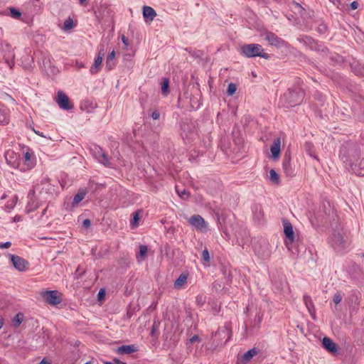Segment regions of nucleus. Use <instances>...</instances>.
<instances>
[{
	"label": "nucleus",
	"mask_w": 364,
	"mask_h": 364,
	"mask_svg": "<svg viewBox=\"0 0 364 364\" xmlns=\"http://www.w3.org/2000/svg\"><path fill=\"white\" fill-rule=\"evenodd\" d=\"M350 7L352 10H355L358 9V3L357 1H353L350 5Z\"/></svg>",
	"instance_id": "52"
},
{
	"label": "nucleus",
	"mask_w": 364,
	"mask_h": 364,
	"mask_svg": "<svg viewBox=\"0 0 364 364\" xmlns=\"http://www.w3.org/2000/svg\"><path fill=\"white\" fill-rule=\"evenodd\" d=\"M280 148H281V139L279 137L274 139L271 147L270 151L272 153V158L274 159H278L280 155Z\"/></svg>",
	"instance_id": "22"
},
{
	"label": "nucleus",
	"mask_w": 364,
	"mask_h": 364,
	"mask_svg": "<svg viewBox=\"0 0 364 364\" xmlns=\"http://www.w3.org/2000/svg\"><path fill=\"white\" fill-rule=\"evenodd\" d=\"M196 301H197V302H198V303H200H200H201V304H203V302H204V301L203 300V296H197V298H196Z\"/></svg>",
	"instance_id": "60"
},
{
	"label": "nucleus",
	"mask_w": 364,
	"mask_h": 364,
	"mask_svg": "<svg viewBox=\"0 0 364 364\" xmlns=\"http://www.w3.org/2000/svg\"><path fill=\"white\" fill-rule=\"evenodd\" d=\"M327 31V26L326 24L324 23H321L318 27H317V31L319 33H325L326 31Z\"/></svg>",
	"instance_id": "46"
},
{
	"label": "nucleus",
	"mask_w": 364,
	"mask_h": 364,
	"mask_svg": "<svg viewBox=\"0 0 364 364\" xmlns=\"http://www.w3.org/2000/svg\"><path fill=\"white\" fill-rule=\"evenodd\" d=\"M38 364H50L49 362L46 360L45 359H43Z\"/></svg>",
	"instance_id": "62"
},
{
	"label": "nucleus",
	"mask_w": 364,
	"mask_h": 364,
	"mask_svg": "<svg viewBox=\"0 0 364 364\" xmlns=\"http://www.w3.org/2000/svg\"><path fill=\"white\" fill-rule=\"evenodd\" d=\"M11 242H9V241L4 242V243L1 242L0 248H9L11 247Z\"/></svg>",
	"instance_id": "50"
},
{
	"label": "nucleus",
	"mask_w": 364,
	"mask_h": 364,
	"mask_svg": "<svg viewBox=\"0 0 364 364\" xmlns=\"http://www.w3.org/2000/svg\"><path fill=\"white\" fill-rule=\"evenodd\" d=\"M57 102L59 107L63 109L69 110L72 108L70 105L68 96L63 91L58 92Z\"/></svg>",
	"instance_id": "18"
},
{
	"label": "nucleus",
	"mask_w": 364,
	"mask_h": 364,
	"mask_svg": "<svg viewBox=\"0 0 364 364\" xmlns=\"http://www.w3.org/2000/svg\"><path fill=\"white\" fill-rule=\"evenodd\" d=\"M357 155L358 151L352 143L346 142L341 146L339 156L346 165L353 167L355 163L354 158Z\"/></svg>",
	"instance_id": "2"
},
{
	"label": "nucleus",
	"mask_w": 364,
	"mask_h": 364,
	"mask_svg": "<svg viewBox=\"0 0 364 364\" xmlns=\"http://www.w3.org/2000/svg\"><path fill=\"white\" fill-rule=\"evenodd\" d=\"M322 55H329V59L331 63L333 65H340L343 63V57L338 53H331L328 51V53L327 54H321Z\"/></svg>",
	"instance_id": "27"
},
{
	"label": "nucleus",
	"mask_w": 364,
	"mask_h": 364,
	"mask_svg": "<svg viewBox=\"0 0 364 364\" xmlns=\"http://www.w3.org/2000/svg\"><path fill=\"white\" fill-rule=\"evenodd\" d=\"M323 347L332 354L338 352L337 345L328 337H324L322 341Z\"/></svg>",
	"instance_id": "19"
},
{
	"label": "nucleus",
	"mask_w": 364,
	"mask_h": 364,
	"mask_svg": "<svg viewBox=\"0 0 364 364\" xmlns=\"http://www.w3.org/2000/svg\"><path fill=\"white\" fill-rule=\"evenodd\" d=\"M9 9V16H11V18L16 19V20L21 19L22 14H21V12L18 9H17L14 7H10Z\"/></svg>",
	"instance_id": "37"
},
{
	"label": "nucleus",
	"mask_w": 364,
	"mask_h": 364,
	"mask_svg": "<svg viewBox=\"0 0 364 364\" xmlns=\"http://www.w3.org/2000/svg\"><path fill=\"white\" fill-rule=\"evenodd\" d=\"M189 223L194 228L200 230L206 229V224L204 219L200 215H192L188 220Z\"/></svg>",
	"instance_id": "16"
},
{
	"label": "nucleus",
	"mask_w": 364,
	"mask_h": 364,
	"mask_svg": "<svg viewBox=\"0 0 364 364\" xmlns=\"http://www.w3.org/2000/svg\"><path fill=\"white\" fill-rule=\"evenodd\" d=\"M303 299L309 312L310 313L313 318H314L315 307L311 298L308 295H304Z\"/></svg>",
	"instance_id": "26"
},
{
	"label": "nucleus",
	"mask_w": 364,
	"mask_h": 364,
	"mask_svg": "<svg viewBox=\"0 0 364 364\" xmlns=\"http://www.w3.org/2000/svg\"><path fill=\"white\" fill-rule=\"evenodd\" d=\"M353 170L357 175L364 176V159H362L358 164H353Z\"/></svg>",
	"instance_id": "31"
},
{
	"label": "nucleus",
	"mask_w": 364,
	"mask_h": 364,
	"mask_svg": "<svg viewBox=\"0 0 364 364\" xmlns=\"http://www.w3.org/2000/svg\"><path fill=\"white\" fill-rule=\"evenodd\" d=\"M105 294V290L103 289H100V291L98 292L99 299L100 300L101 299H102L104 297Z\"/></svg>",
	"instance_id": "55"
},
{
	"label": "nucleus",
	"mask_w": 364,
	"mask_h": 364,
	"mask_svg": "<svg viewBox=\"0 0 364 364\" xmlns=\"http://www.w3.org/2000/svg\"><path fill=\"white\" fill-rule=\"evenodd\" d=\"M201 257H202V259L206 263H208L210 262V257L209 252L206 248L202 252Z\"/></svg>",
	"instance_id": "44"
},
{
	"label": "nucleus",
	"mask_w": 364,
	"mask_h": 364,
	"mask_svg": "<svg viewBox=\"0 0 364 364\" xmlns=\"http://www.w3.org/2000/svg\"><path fill=\"white\" fill-rule=\"evenodd\" d=\"M232 327L230 322H227L220 327L214 335V341L218 346L226 344L232 337Z\"/></svg>",
	"instance_id": "4"
},
{
	"label": "nucleus",
	"mask_w": 364,
	"mask_h": 364,
	"mask_svg": "<svg viewBox=\"0 0 364 364\" xmlns=\"http://www.w3.org/2000/svg\"><path fill=\"white\" fill-rule=\"evenodd\" d=\"M87 191L85 189H80L77 194L74 196L73 205H76L80 203L85 197Z\"/></svg>",
	"instance_id": "30"
},
{
	"label": "nucleus",
	"mask_w": 364,
	"mask_h": 364,
	"mask_svg": "<svg viewBox=\"0 0 364 364\" xmlns=\"http://www.w3.org/2000/svg\"><path fill=\"white\" fill-rule=\"evenodd\" d=\"M4 325V320L0 318V329L2 328Z\"/></svg>",
	"instance_id": "63"
},
{
	"label": "nucleus",
	"mask_w": 364,
	"mask_h": 364,
	"mask_svg": "<svg viewBox=\"0 0 364 364\" xmlns=\"http://www.w3.org/2000/svg\"><path fill=\"white\" fill-rule=\"evenodd\" d=\"M191 105H192V107L195 109H198L200 107V103L198 102V100L191 102Z\"/></svg>",
	"instance_id": "56"
},
{
	"label": "nucleus",
	"mask_w": 364,
	"mask_h": 364,
	"mask_svg": "<svg viewBox=\"0 0 364 364\" xmlns=\"http://www.w3.org/2000/svg\"><path fill=\"white\" fill-rule=\"evenodd\" d=\"M342 300V295L340 292H336L333 296V301L336 304H338Z\"/></svg>",
	"instance_id": "45"
},
{
	"label": "nucleus",
	"mask_w": 364,
	"mask_h": 364,
	"mask_svg": "<svg viewBox=\"0 0 364 364\" xmlns=\"http://www.w3.org/2000/svg\"><path fill=\"white\" fill-rule=\"evenodd\" d=\"M115 58V51L112 50L107 56L106 60V68L108 70H112L115 67L114 59Z\"/></svg>",
	"instance_id": "29"
},
{
	"label": "nucleus",
	"mask_w": 364,
	"mask_h": 364,
	"mask_svg": "<svg viewBox=\"0 0 364 364\" xmlns=\"http://www.w3.org/2000/svg\"><path fill=\"white\" fill-rule=\"evenodd\" d=\"M4 158L9 166L14 168H17L19 166L21 156L18 154L13 150H7L4 154Z\"/></svg>",
	"instance_id": "10"
},
{
	"label": "nucleus",
	"mask_w": 364,
	"mask_h": 364,
	"mask_svg": "<svg viewBox=\"0 0 364 364\" xmlns=\"http://www.w3.org/2000/svg\"><path fill=\"white\" fill-rule=\"evenodd\" d=\"M331 246L337 251L343 250L346 247V242L339 232H334L329 239Z\"/></svg>",
	"instance_id": "11"
},
{
	"label": "nucleus",
	"mask_w": 364,
	"mask_h": 364,
	"mask_svg": "<svg viewBox=\"0 0 364 364\" xmlns=\"http://www.w3.org/2000/svg\"><path fill=\"white\" fill-rule=\"evenodd\" d=\"M283 226L285 236L287 239L291 243L295 239L293 226L288 220L283 221Z\"/></svg>",
	"instance_id": "20"
},
{
	"label": "nucleus",
	"mask_w": 364,
	"mask_h": 364,
	"mask_svg": "<svg viewBox=\"0 0 364 364\" xmlns=\"http://www.w3.org/2000/svg\"><path fill=\"white\" fill-rule=\"evenodd\" d=\"M143 16L145 19V21H152L156 16V12L152 7L144 6L143 7Z\"/></svg>",
	"instance_id": "23"
},
{
	"label": "nucleus",
	"mask_w": 364,
	"mask_h": 364,
	"mask_svg": "<svg viewBox=\"0 0 364 364\" xmlns=\"http://www.w3.org/2000/svg\"><path fill=\"white\" fill-rule=\"evenodd\" d=\"M104 364H114L112 362L109 361H104ZM120 364H127L126 363H122Z\"/></svg>",
	"instance_id": "64"
},
{
	"label": "nucleus",
	"mask_w": 364,
	"mask_h": 364,
	"mask_svg": "<svg viewBox=\"0 0 364 364\" xmlns=\"http://www.w3.org/2000/svg\"><path fill=\"white\" fill-rule=\"evenodd\" d=\"M304 97V91L299 86L289 88L284 94L283 98L290 106H295L300 104Z\"/></svg>",
	"instance_id": "3"
},
{
	"label": "nucleus",
	"mask_w": 364,
	"mask_h": 364,
	"mask_svg": "<svg viewBox=\"0 0 364 364\" xmlns=\"http://www.w3.org/2000/svg\"><path fill=\"white\" fill-rule=\"evenodd\" d=\"M24 156V159H25V161H26V162H28V161H29L31 160V154H30L29 152H28V151H27V152H26V153L24 154V156Z\"/></svg>",
	"instance_id": "54"
},
{
	"label": "nucleus",
	"mask_w": 364,
	"mask_h": 364,
	"mask_svg": "<svg viewBox=\"0 0 364 364\" xmlns=\"http://www.w3.org/2000/svg\"><path fill=\"white\" fill-rule=\"evenodd\" d=\"M161 85V94L166 96L169 93V80L166 77L162 78Z\"/></svg>",
	"instance_id": "35"
},
{
	"label": "nucleus",
	"mask_w": 364,
	"mask_h": 364,
	"mask_svg": "<svg viewBox=\"0 0 364 364\" xmlns=\"http://www.w3.org/2000/svg\"><path fill=\"white\" fill-rule=\"evenodd\" d=\"M113 362H114V363H113L114 364H120V363H122V361H120V360H119V359H117V358H114V359L113 360Z\"/></svg>",
	"instance_id": "61"
},
{
	"label": "nucleus",
	"mask_w": 364,
	"mask_h": 364,
	"mask_svg": "<svg viewBox=\"0 0 364 364\" xmlns=\"http://www.w3.org/2000/svg\"><path fill=\"white\" fill-rule=\"evenodd\" d=\"M93 155L100 163L106 166H110V162L107 155L100 147L97 146L93 150Z\"/></svg>",
	"instance_id": "15"
},
{
	"label": "nucleus",
	"mask_w": 364,
	"mask_h": 364,
	"mask_svg": "<svg viewBox=\"0 0 364 364\" xmlns=\"http://www.w3.org/2000/svg\"><path fill=\"white\" fill-rule=\"evenodd\" d=\"M97 56H101L102 59L103 60V58L105 56V50L103 48L100 50Z\"/></svg>",
	"instance_id": "59"
},
{
	"label": "nucleus",
	"mask_w": 364,
	"mask_h": 364,
	"mask_svg": "<svg viewBox=\"0 0 364 364\" xmlns=\"http://www.w3.org/2000/svg\"><path fill=\"white\" fill-rule=\"evenodd\" d=\"M133 223H136L137 221L139 220V214L137 212H134L133 213Z\"/></svg>",
	"instance_id": "53"
},
{
	"label": "nucleus",
	"mask_w": 364,
	"mask_h": 364,
	"mask_svg": "<svg viewBox=\"0 0 364 364\" xmlns=\"http://www.w3.org/2000/svg\"><path fill=\"white\" fill-rule=\"evenodd\" d=\"M237 90V86L235 84L230 82L227 89V93L228 95H233Z\"/></svg>",
	"instance_id": "42"
},
{
	"label": "nucleus",
	"mask_w": 364,
	"mask_h": 364,
	"mask_svg": "<svg viewBox=\"0 0 364 364\" xmlns=\"http://www.w3.org/2000/svg\"><path fill=\"white\" fill-rule=\"evenodd\" d=\"M91 225V222L89 219H85L82 222V226L85 228H88Z\"/></svg>",
	"instance_id": "49"
},
{
	"label": "nucleus",
	"mask_w": 364,
	"mask_h": 364,
	"mask_svg": "<svg viewBox=\"0 0 364 364\" xmlns=\"http://www.w3.org/2000/svg\"><path fill=\"white\" fill-rule=\"evenodd\" d=\"M43 68L48 73V74L55 75L58 72L57 68L51 65L50 55L43 57Z\"/></svg>",
	"instance_id": "21"
},
{
	"label": "nucleus",
	"mask_w": 364,
	"mask_h": 364,
	"mask_svg": "<svg viewBox=\"0 0 364 364\" xmlns=\"http://www.w3.org/2000/svg\"><path fill=\"white\" fill-rule=\"evenodd\" d=\"M252 248L255 254L260 259H267L271 255L269 243L264 239L255 240Z\"/></svg>",
	"instance_id": "5"
},
{
	"label": "nucleus",
	"mask_w": 364,
	"mask_h": 364,
	"mask_svg": "<svg viewBox=\"0 0 364 364\" xmlns=\"http://www.w3.org/2000/svg\"><path fill=\"white\" fill-rule=\"evenodd\" d=\"M38 187L39 185L37 184L36 186H34V189L30 191V192L28 193V198L29 200L26 205V210L28 213H31L36 210L39 206L38 203L34 196L35 190H38Z\"/></svg>",
	"instance_id": "14"
},
{
	"label": "nucleus",
	"mask_w": 364,
	"mask_h": 364,
	"mask_svg": "<svg viewBox=\"0 0 364 364\" xmlns=\"http://www.w3.org/2000/svg\"><path fill=\"white\" fill-rule=\"evenodd\" d=\"M253 215L254 218L257 220L259 223L262 220L263 218V212L262 208L259 205H255L253 208Z\"/></svg>",
	"instance_id": "36"
},
{
	"label": "nucleus",
	"mask_w": 364,
	"mask_h": 364,
	"mask_svg": "<svg viewBox=\"0 0 364 364\" xmlns=\"http://www.w3.org/2000/svg\"><path fill=\"white\" fill-rule=\"evenodd\" d=\"M122 43H123L126 46H128V38H127L125 36H124V35H122Z\"/></svg>",
	"instance_id": "57"
},
{
	"label": "nucleus",
	"mask_w": 364,
	"mask_h": 364,
	"mask_svg": "<svg viewBox=\"0 0 364 364\" xmlns=\"http://www.w3.org/2000/svg\"><path fill=\"white\" fill-rule=\"evenodd\" d=\"M299 42L311 50H315L320 54L328 53V49L323 45L318 44L314 39L310 36H304L299 38Z\"/></svg>",
	"instance_id": "6"
},
{
	"label": "nucleus",
	"mask_w": 364,
	"mask_h": 364,
	"mask_svg": "<svg viewBox=\"0 0 364 364\" xmlns=\"http://www.w3.org/2000/svg\"><path fill=\"white\" fill-rule=\"evenodd\" d=\"M262 36H263L264 40L267 41L272 46L282 48L286 44V42L283 39L280 38L275 33L271 31H266L262 34Z\"/></svg>",
	"instance_id": "9"
},
{
	"label": "nucleus",
	"mask_w": 364,
	"mask_h": 364,
	"mask_svg": "<svg viewBox=\"0 0 364 364\" xmlns=\"http://www.w3.org/2000/svg\"><path fill=\"white\" fill-rule=\"evenodd\" d=\"M1 52L4 53V58L6 63L12 68L14 65L15 55L12 50L11 46L9 43H5L4 47L2 46Z\"/></svg>",
	"instance_id": "13"
},
{
	"label": "nucleus",
	"mask_w": 364,
	"mask_h": 364,
	"mask_svg": "<svg viewBox=\"0 0 364 364\" xmlns=\"http://www.w3.org/2000/svg\"><path fill=\"white\" fill-rule=\"evenodd\" d=\"M42 297L49 304L56 306L61 303L62 294L56 290H48L42 293Z\"/></svg>",
	"instance_id": "8"
},
{
	"label": "nucleus",
	"mask_w": 364,
	"mask_h": 364,
	"mask_svg": "<svg viewBox=\"0 0 364 364\" xmlns=\"http://www.w3.org/2000/svg\"><path fill=\"white\" fill-rule=\"evenodd\" d=\"M148 251V247L145 245H139V253L136 255V259L138 262H141L142 260H144L146 257Z\"/></svg>",
	"instance_id": "34"
},
{
	"label": "nucleus",
	"mask_w": 364,
	"mask_h": 364,
	"mask_svg": "<svg viewBox=\"0 0 364 364\" xmlns=\"http://www.w3.org/2000/svg\"><path fill=\"white\" fill-rule=\"evenodd\" d=\"M176 191L179 197L182 199H186L189 197V193L185 189L181 191L178 186H176Z\"/></svg>",
	"instance_id": "41"
},
{
	"label": "nucleus",
	"mask_w": 364,
	"mask_h": 364,
	"mask_svg": "<svg viewBox=\"0 0 364 364\" xmlns=\"http://www.w3.org/2000/svg\"><path fill=\"white\" fill-rule=\"evenodd\" d=\"M137 350L134 345H124L119 347L116 352L121 355L131 354L136 352Z\"/></svg>",
	"instance_id": "25"
},
{
	"label": "nucleus",
	"mask_w": 364,
	"mask_h": 364,
	"mask_svg": "<svg viewBox=\"0 0 364 364\" xmlns=\"http://www.w3.org/2000/svg\"><path fill=\"white\" fill-rule=\"evenodd\" d=\"M255 320H257L258 324H259L262 320V314H261L260 313H257L255 315Z\"/></svg>",
	"instance_id": "51"
},
{
	"label": "nucleus",
	"mask_w": 364,
	"mask_h": 364,
	"mask_svg": "<svg viewBox=\"0 0 364 364\" xmlns=\"http://www.w3.org/2000/svg\"><path fill=\"white\" fill-rule=\"evenodd\" d=\"M197 341H199V337L198 336H193L190 338V343H193Z\"/></svg>",
	"instance_id": "58"
},
{
	"label": "nucleus",
	"mask_w": 364,
	"mask_h": 364,
	"mask_svg": "<svg viewBox=\"0 0 364 364\" xmlns=\"http://www.w3.org/2000/svg\"><path fill=\"white\" fill-rule=\"evenodd\" d=\"M9 122V109L0 103V124H7Z\"/></svg>",
	"instance_id": "24"
},
{
	"label": "nucleus",
	"mask_w": 364,
	"mask_h": 364,
	"mask_svg": "<svg viewBox=\"0 0 364 364\" xmlns=\"http://www.w3.org/2000/svg\"><path fill=\"white\" fill-rule=\"evenodd\" d=\"M73 26H74V23H73V19L70 17L68 18L64 22V29L70 30V29L73 28Z\"/></svg>",
	"instance_id": "43"
},
{
	"label": "nucleus",
	"mask_w": 364,
	"mask_h": 364,
	"mask_svg": "<svg viewBox=\"0 0 364 364\" xmlns=\"http://www.w3.org/2000/svg\"><path fill=\"white\" fill-rule=\"evenodd\" d=\"M23 321V316L21 314H17L13 318V325L16 327L18 326Z\"/></svg>",
	"instance_id": "40"
},
{
	"label": "nucleus",
	"mask_w": 364,
	"mask_h": 364,
	"mask_svg": "<svg viewBox=\"0 0 364 364\" xmlns=\"http://www.w3.org/2000/svg\"><path fill=\"white\" fill-rule=\"evenodd\" d=\"M188 279V275L186 274L182 273L177 278V279L174 282V287L176 289H180L183 286V284L186 282Z\"/></svg>",
	"instance_id": "32"
},
{
	"label": "nucleus",
	"mask_w": 364,
	"mask_h": 364,
	"mask_svg": "<svg viewBox=\"0 0 364 364\" xmlns=\"http://www.w3.org/2000/svg\"><path fill=\"white\" fill-rule=\"evenodd\" d=\"M151 117H152L153 119H158L160 117V114L159 112V111L157 110H155L154 112H152V113L151 114Z\"/></svg>",
	"instance_id": "47"
},
{
	"label": "nucleus",
	"mask_w": 364,
	"mask_h": 364,
	"mask_svg": "<svg viewBox=\"0 0 364 364\" xmlns=\"http://www.w3.org/2000/svg\"><path fill=\"white\" fill-rule=\"evenodd\" d=\"M282 168L287 176L292 177L294 176V169L291 165V157L287 153L285 154L283 159Z\"/></svg>",
	"instance_id": "17"
},
{
	"label": "nucleus",
	"mask_w": 364,
	"mask_h": 364,
	"mask_svg": "<svg viewBox=\"0 0 364 364\" xmlns=\"http://www.w3.org/2000/svg\"><path fill=\"white\" fill-rule=\"evenodd\" d=\"M269 178L271 181L275 184H278L279 183V175L274 169H271L269 171Z\"/></svg>",
	"instance_id": "38"
},
{
	"label": "nucleus",
	"mask_w": 364,
	"mask_h": 364,
	"mask_svg": "<svg viewBox=\"0 0 364 364\" xmlns=\"http://www.w3.org/2000/svg\"><path fill=\"white\" fill-rule=\"evenodd\" d=\"M240 53L246 58L261 57L269 59V55L264 52L262 46L259 44L250 43L241 47Z\"/></svg>",
	"instance_id": "1"
},
{
	"label": "nucleus",
	"mask_w": 364,
	"mask_h": 364,
	"mask_svg": "<svg viewBox=\"0 0 364 364\" xmlns=\"http://www.w3.org/2000/svg\"><path fill=\"white\" fill-rule=\"evenodd\" d=\"M11 262L14 267L19 272H24L28 269L29 263L27 260L18 255H11Z\"/></svg>",
	"instance_id": "12"
},
{
	"label": "nucleus",
	"mask_w": 364,
	"mask_h": 364,
	"mask_svg": "<svg viewBox=\"0 0 364 364\" xmlns=\"http://www.w3.org/2000/svg\"><path fill=\"white\" fill-rule=\"evenodd\" d=\"M190 53L193 57H195V58H200L202 55V53L200 50H196V51H193V52L190 51Z\"/></svg>",
	"instance_id": "48"
},
{
	"label": "nucleus",
	"mask_w": 364,
	"mask_h": 364,
	"mask_svg": "<svg viewBox=\"0 0 364 364\" xmlns=\"http://www.w3.org/2000/svg\"><path fill=\"white\" fill-rule=\"evenodd\" d=\"M181 136L188 142L192 141L197 136V130L193 123L184 122L181 124Z\"/></svg>",
	"instance_id": "7"
},
{
	"label": "nucleus",
	"mask_w": 364,
	"mask_h": 364,
	"mask_svg": "<svg viewBox=\"0 0 364 364\" xmlns=\"http://www.w3.org/2000/svg\"><path fill=\"white\" fill-rule=\"evenodd\" d=\"M16 202H17V197L14 196V198H12L11 200H9L7 202L6 205H5L6 210L9 212L11 210H12L15 207Z\"/></svg>",
	"instance_id": "39"
},
{
	"label": "nucleus",
	"mask_w": 364,
	"mask_h": 364,
	"mask_svg": "<svg viewBox=\"0 0 364 364\" xmlns=\"http://www.w3.org/2000/svg\"><path fill=\"white\" fill-rule=\"evenodd\" d=\"M258 351L256 348H252L247 350L242 357V361L244 363L249 362L255 355L257 354Z\"/></svg>",
	"instance_id": "33"
},
{
	"label": "nucleus",
	"mask_w": 364,
	"mask_h": 364,
	"mask_svg": "<svg viewBox=\"0 0 364 364\" xmlns=\"http://www.w3.org/2000/svg\"><path fill=\"white\" fill-rule=\"evenodd\" d=\"M102 63V59L101 56H97L95 59L94 64L91 66L90 69V72L91 74L94 75L97 73L101 68Z\"/></svg>",
	"instance_id": "28"
}]
</instances>
